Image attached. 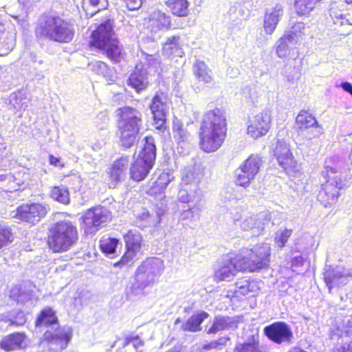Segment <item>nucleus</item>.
<instances>
[{"label": "nucleus", "instance_id": "42", "mask_svg": "<svg viewBox=\"0 0 352 352\" xmlns=\"http://www.w3.org/2000/svg\"><path fill=\"white\" fill-rule=\"evenodd\" d=\"M51 197L56 201L67 205L70 202L69 192L64 186H54L50 191Z\"/></svg>", "mask_w": 352, "mask_h": 352}, {"label": "nucleus", "instance_id": "12", "mask_svg": "<svg viewBox=\"0 0 352 352\" xmlns=\"http://www.w3.org/2000/svg\"><path fill=\"white\" fill-rule=\"evenodd\" d=\"M264 335L269 340L276 344H289L294 338L291 327L283 321L274 322L263 329Z\"/></svg>", "mask_w": 352, "mask_h": 352}, {"label": "nucleus", "instance_id": "43", "mask_svg": "<svg viewBox=\"0 0 352 352\" xmlns=\"http://www.w3.org/2000/svg\"><path fill=\"white\" fill-rule=\"evenodd\" d=\"M312 0H295L294 7L298 15H306L314 8Z\"/></svg>", "mask_w": 352, "mask_h": 352}, {"label": "nucleus", "instance_id": "16", "mask_svg": "<svg viewBox=\"0 0 352 352\" xmlns=\"http://www.w3.org/2000/svg\"><path fill=\"white\" fill-rule=\"evenodd\" d=\"M274 154L279 165L285 170L287 172H295L298 170L297 162L294 158L290 147L285 141H277Z\"/></svg>", "mask_w": 352, "mask_h": 352}, {"label": "nucleus", "instance_id": "56", "mask_svg": "<svg viewBox=\"0 0 352 352\" xmlns=\"http://www.w3.org/2000/svg\"><path fill=\"white\" fill-rule=\"evenodd\" d=\"M166 117V116L157 118L156 116H153V125L156 129L163 131L165 129Z\"/></svg>", "mask_w": 352, "mask_h": 352}, {"label": "nucleus", "instance_id": "23", "mask_svg": "<svg viewBox=\"0 0 352 352\" xmlns=\"http://www.w3.org/2000/svg\"><path fill=\"white\" fill-rule=\"evenodd\" d=\"M128 85L134 88L137 92L145 89L148 85V72L144 65H136L135 70L130 75L128 80Z\"/></svg>", "mask_w": 352, "mask_h": 352}, {"label": "nucleus", "instance_id": "51", "mask_svg": "<svg viewBox=\"0 0 352 352\" xmlns=\"http://www.w3.org/2000/svg\"><path fill=\"white\" fill-rule=\"evenodd\" d=\"M230 340L228 337H221L217 340L211 341L208 343L204 344L202 346V350L210 351L211 349H217L221 346H226L227 342Z\"/></svg>", "mask_w": 352, "mask_h": 352}, {"label": "nucleus", "instance_id": "25", "mask_svg": "<svg viewBox=\"0 0 352 352\" xmlns=\"http://www.w3.org/2000/svg\"><path fill=\"white\" fill-rule=\"evenodd\" d=\"M173 179L174 176L172 173L169 172L161 173L148 189L147 193L151 196H156L159 199H162L165 197L164 192L166 186Z\"/></svg>", "mask_w": 352, "mask_h": 352}, {"label": "nucleus", "instance_id": "49", "mask_svg": "<svg viewBox=\"0 0 352 352\" xmlns=\"http://www.w3.org/2000/svg\"><path fill=\"white\" fill-rule=\"evenodd\" d=\"M305 30V25L302 22H297L291 28V30L286 34H292L295 37L294 42L297 43L301 34H304Z\"/></svg>", "mask_w": 352, "mask_h": 352}, {"label": "nucleus", "instance_id": "34", "mask_svg": "<svg viewBox=\"0 0 352 352\" xmlns=\"http://www.w3.org/2000/svg\"><path fill=\"white\" fill-rule=\"evenodd\" d=\"M209 314L204 311L192 315L186 322L182 325V329L190 332H197L201 330L200 325L204 320L208 318Z\"/></svg>", "mask_w": 352, "mask_h": 352}, {"label": "nucleus", "instance_id": "31", "mask_svg": "<svg viewBox=\"0 0 352 352\" xmlns=\"http://www.w3.org/2000/svg\"><path fill=\"white\" fill-rule=\"evenodd\" d=\"M239 226L243 231H251L252 236H258L264 230V223L258 221L256 216H250L239 220Z\"/></svg>", "mask_w": 352, "mask_h": 352}, {"label": "nucleus", "instance_id": "19", "mask_svg": "<svg viewBox=\"0 0 352 352\" xmlns=\"http://www.w3.org/2000/svg\"><path fill=\"white\" fill-rule=\"evenodd\" d=\"M271 116L267 112L256 115L248 127V133L257 139L265 135L270 129Z\"/></svg>", "mask_w": 352, "mask_h": 352}, {"label": "nucleus", "instance_id": "63", "mask_svg": "<svg viewBox=\"0 0 352 352\" xmlns=\"http://www.w3.org/2000/svg\"><path fill=\"white\" fill-rule=\"evenodd\" d=\"M332 3H344V10L349 11L352 8V0H344L343 2H333Z\"/></svg>", "mask_w": 352, "mask_h": 352}, {"label": "nucleus", "instance_id": "39", "mask_svg": "<svg viewBox=\"0 0 352 352\" xmlns=\"http://www.w3.org/2000/svg\"><path fill=\"white\" fill-rule=\"evenodd\" d=\"M262 158L258 155H251L241 166L254 177L258 173L262 166Z\"/></svg>", "mask_w": 352, "mask_h": 352}, {"label": "nucleus", "instance_id": "54", "mask_svg": "<svg viewBox=\"0 0 352 352\" xmlns=\"http://www.w3.org/2000/svg\"><path fill=\"white\" fill-rule=\"evenodd\" d=\"M124 175L121 170L117 168L116 166L113 165L112 168L110 172V179L113 183V185L115 186L116 184L119 182Z\"/></svg>", "mask_w": 352, "mask_h": 352}, {"label": "nucleus", "instance_id": "53", "mask_svg": "<svg viewBox=\"0 0 352 352\" xmlns=\"http://www.w3.org/2000/svg\"><path fill=\"white\" fill-rule=\"evenodd\" d=\"M130 164V157L129 156L121 157L116 161L113 166L121 170L122 173L126 170Z\"/></svg>", "mask_w": 352, "mask_h": 352}, {"label": "nucleus", "instance_id": "20", "mask_svg": "<svg viewBox=\"0 0 352 352\" xmlns=\"http://www.w3.org/2000/svg\"><path fill=\"white\" fill-rule=\"evenodd\" d=\"M325 171H322L324 177L342 179V175L349 169V164L343 159L333 156L325 161Z\"/></svg>", "mask_w": 352, "mask_h": 352}, {"label": "nucleus", "instance_id": "38", "mask_svg": "<svg viewBox=\"0 0 352 352\" xmlns=\"http://www.w3.org/2000/svg\"><path fill=\"white\" fill-rule=\"evenodd\" d=\"M165 4L175 15L184 16L188 14V3L187 0H166Z\"/></svg>", "mask_w": 352, "mask_h": 352}, {"label": "nucleus", "instance_id": "28", "mask_svg": "<svg viewBox=\"0 0 352 352\" xmlns=\"http://www.w3.org/2000/svg\"><path fill=\"white\" fill-rule=\"evenodd\" d=\"M163 54L168 58L182 57L184 52L179 36H172L166 39L163 46Z\"/></svg>", "mask_w": 352, "mask_h": 352}, {"label": "nucleus", "instance_id": "33", "mask_svg": "<svg viewBox=\"0 0 352 352\" xmlns=\"http://www.w3.org/2000/svg\"><path fill=\"white\" fill-rule=\"evenodd\" d=\"M258 289L256 283L247 278L238 279L234 285L233 294L236 297L245 296L250 293H254Z\"/></svg>", "mask_w": 352, "mask_h": 352}, {"label": "nucleus", "instance_id": "2", "mask_svg": "<svg viewBox=\"0 0 352 352\" xmlns=\"http://www.w3.org/2000/svg\"><path fill=\"white\" fill-rule=\"evenodd\" d=\"M37 327H46L41 344L47 347V352H61L69 343L72 329L69 326L59 327L56 312L51 307L44 308L36 320Z\"/></svg>", "mask_w": 352, "mask_h": 352}, {"label": "nucleus", "instance_id": "9", "mask_svg": "<svg viewBox=\"0 0 352 352\" xmlns=\"http://www.w3.org/2000/svg\"><path fill=\"white\" fill-rule=\"evenodd\" d=\"M142 150L130 168L131 178L136 182L144 180L153 168L156 159L154 138L145 137L141 142Z\"/></svg>", "mask_w": 352, "mask_h": 352}, {"label": "nucleus", "instance_id": "27", "mask_svg": "<svg viewBox=\"0 0 352 352\" xmlns=\"http://www.w3.org/2000/svg\"><path fill=\"white\" fill-rule=\"evenodd\" d=\"M150 108L153 116H166L169 109L167 96L163 93L157 94L152 99Z\"/></svg>", "mask_w": 352, "mask_h": 352}, {"label": "nucleus", "instance_id": "41", "mask_svg": "<svg viewBox=\"0 0 352 352\" xmlns=\"http://www.w3.org/2000/svg\"><path fill=\"white\" fill-rule=\"evenodd\" d=\"M235 177L236 184L244 188L248 187L255 179V177L245 170L241 165L235 170Z\"/></svg>", "mask_w": 352, "mask_h": 352}, {"label": "nucleus", "instance_id": "15", "mask_svg": "<svg viewBox=\"0 0 352 352\" xmlns=\"http://www.w3.org/2000/svg\"><path fill=\"white\" fill-rule=\"evenodd\" d=\"M296 123L302 133H305L304 135L307 139L319 137L322 133V128L316 118L307 111H300L296 117Z\"/></svg>", "mask_w": 352, "mask_h": 352}, {"label": "nucleus", "instance_id": "50", "mask_svg": "<svg viewBox=\"0 0 352 352\" xmlns=\"http://www.w3.org/2000/svg\"><path fill=\"white\" fill-rule=\"evenodd\" d=\"M85 2H87L91 7L93 8L94 10L91 13V15L98 12L100 10H104L108 6L107 0H84Z\"/></svg>", "mask_w": 352, "mask_h": 352}, {"label": "nucleus", "instance_id": "26", "mask_svg": "<svg viewBox=\"0 0 352 352\" xmlns=\"http://www.w3.org/2000/svg\"><path fill=\"white\" fill-rule=\"evenodd\" d=\"M173 131L174 138L178 145L177 148L179 149L180 147L182 149L181 151L182 153L188 151L190 148V133L183 128V125L179 121L173 123Z\"/></svg>", "mask_w": 352, "mask_h": 352}, {"label": "nucleus", "instance_id": "57", "mask_svg": "<svg viewBox=\"0 0 352 352\" xmlns=\"http://www.w3.org/2000/svg\"><path fill=\"white\" fill-rule=\"evenodd\" d=\"M193 208H188L187 210H183V212L180 214L179 220L185 221L190 220L192 221L194 219V212L192 211Z\"/></svg>", "mask_w": 352, "mask_h": 352}, {"label": "nucleus", "instance_id": "45", "mask_svg": "<svg viewBox=\"0 0 352 352\" xmlns=\"http://www.w3.org/2000/svg\"><path fill=\"white\" fill-rule=\"evenodd\" d=\"M119 241L116 238H108L100 241V248L102 252L107 255L113 254L116 252Z\"/></svg>", "mask_w": 352, "mask_h": 352}, {"label": "nucleus", "instance_id": "37", "mask_svg": "<svg viewBox=\"0 0 352 352\" xmlns=\"http://www.w3.org/2000/svg\"><path fill=\"white\" fill-rule=\"evenodd\" d=\"M294 40L295 37L292 34H285L278 41L276 44V54L278 57L284 58L287 56L290 48L296 43Z\"/></svg>", "mask_w": 352, "mask_h": 352}, {"label": "nucleus", "instance_id": "44", "mask_svg": "<svg viewBox=\"0 0 352 352\" xmlns=\"http://www.w3.org/2000/svg\"><path fill=\"white\" fill-rule=\"evenodd\" d=\"M144 58H142L143 62L140 65H144V68L146 66L148 68H153L155 71H157V68L160 65V58L157 54H148L144 52H142Z\"/></svg>", "mask_w": 352, "mask_h": 352}, {"label": "nucleus", "instance_id": "35", "mask_svg": "<svg viewBox=\"0 0 352 352\" xmlns=\"http://www.w3.org/2000/svg\"><path fill=\"white\" fill-rule=\"evenodd\" d=\"M22 343V334L20 333H11L0 342V347L7 351H13L21 347Z\"/></svg>", "mask_w": 352, "mask_h": 352}, {"label": "nucleus", "instance_id": "22", "mask_svg": "<svg viewBox=\"0 0 352 352\" xmlns=\"http://www.w3.org/2000/svg\"><path fill=\"white\" fill-rule=\"evenodd\" d=\"M239 320L237 317L227 316H217L213 321L212 326L208 329V334H215L222 331L235 330L238 327Z\"/></svg>", "mask_w": 352, "mask_h": 352}, {"label": "nucleus", "instance_id": "13", "mask_svg": "<svg viewBox=\"0 0 352 352\" xmlns=\"http://www.w3.org/2000/svg\"><path fill=\"white\" fill-rule=\"evenodd\" d=\"M124 239L126 250L120 261L115 263L116 267L129 265L141 248L142 237L138 232L129 230L124 236Z\"/></svg>", "mask_w": 352, "mask_h": 352}, {"label": "nucleus", "instance_id": "59", "mask_svg": "<svg viewBox=\"0 0 352 352\" xmlns=\"http://www.w3.org/2000/svg\"><path fill=\"white\" fill-rule=\"evenodd\" d=\"M305 262V259L302 256H297L292 258V268H297L303 265Z\"/></svg>", "mask_w": 352, "mask_h": 352}, {"label": "nucleus", "instance_id": "61", "mask_svg": "<svg viewBox=\"0 0 352 352\" xmlns=\"http://www.w3.org/2000/svg\"><path fill=\"white\" fill-rule=\"evenodd\" d=\"M340 87L345 91L348 93L352 92V84L349 82H341Z\"/></svg>", "mask_w": 352, "mask_h": 352}, {"label": "nucleus", "instance_id": "18", "mask_svg": "<svg viewBox=\"0 0 352 352\" xmlns=\"http://www.w3.org/2000/svg\"><path fill=\"white\" fill-rule=\"evenodd\" d=\"M47 212V207L39 203H31L23 205V226H34L43 218Z\"/></svg>", "mask_w": 352, "mask_h": 352}, {"label": "nucleus", "instance_id": "5", "mask_svg": "<svg viewBox=\"0 0 352 352\" xmlns=\"http://www.w3.org/2000/svg\"><path fill=\"white\" fill-rule=\"evenodd\" d=\"M164 261L158 257L144 260L136 269L133 279L129 289V294L140 296L144 290L157 283L164 270Z\"/></svg>", "mask_w": 352, "mask_h": 352}, {"label": "nucleus", "instance_id": "60", "mask_svg": "<svg viewBox=\"0 0 352 352\" xmlns=\"http://www.w3.org/2000/svg\"><path fill=\"white\" fill-rule=\"evenodd\" d=\"M166 211L165 206L162 203H160V206L157 205L156 214L159 218L161 217Z\"/></svg>", "mask_w": 352, "mask_h": 352}, {"label": "nucleus", "instance_id": "47", "mask_svg": "<svg viewBox=\"0 0 352 352\" xmlns=\"http://www.w3.org/2000/svg\"><path fill=\"white\" fill-rule=\"evenodd\" d=\"M14 236L9 228L0 226V250L13 241Z\"/></svg>", "mask_w": 352, "mask_h": 352}, {"label": "nucleus", "instance_id": "46", "mask_svg": "<svg viewBox=\"0 0 352 352\" xmlns=\"http://www.w3.org/2000/svg\"><path fill=\"white\" fill-rule=\"evenodd\" d=\"M292 233V230L285 228L278 230L274 236V243L277 247L283 248L285 245Z\"/></svg>", "mask_w": 352, "mask_h": 352}, {"label": "nucleus", "instance_id": "21", "mask_svg": "<svg viewBox=\"0 0 352 352\" xmlns=\"http://www.w3.org/2000/svg\"><path fill=\"white\" fill-rule=\"evenodd\" d=\"M170 16L160 10L153 11L150 15L147 25V30L155 34L161 31H165L170 28Z\"/></svg>", "mask_w": 352, "mask_h": 352}, {"label": "nucleus", "instance_id": "1", "mask_svg": "<svg viewBox=\"0 0 352 352\" xmlns=\"http://www.w3.org/2000/svg\"><path fill=\"white\" fill-rule=\"evenodd\" d=\"M270 245L264 243L251 249L243 248L237 254H228L215 270V278L227 281L239 271L256 272L266 267L270 261Z\"/></svg>", "mask_w": 352, "mask_h": 352}, {"label": "nucleus", "instance_id": "48", "mask_svg": "<svg viewBox=\"0 0 352 352\" xmlns=\"http://www.w3.org/2000/svg\"><path fill=\"white\" fill-rule=\"evenodd\" d=\"M197 182H198V180L195 177L194 172H192L190 170H187L183 173L182 177V186L193 188L194 183H195L196 185L197 186Z\"/></svg>", "mask_w": 352, "mask_h": 352}, {"label": "nucleus", "instance_id": "29", "mask_svg": "<svg viewBox=\"0 0 352 352\" xmlns=\"http://www.w3.org/2000/svg\"><path fill=\"white\" fill-rule=\"evenodd\" d=\"M234 352H268V350L260 345L259 336L255 334L250 336L243 343L237 344Z\"/></svg>", "mask_w": 352, "mask_h": 352}, {"label": "nucleus", "instance_id": "64", "mask_svg": "<svg viewBox=\"0 0 352 352\" xmlns=\"http://www.w3.org/2000/svg\"><path fill=\"white\" fill-rule=\"evenodd\" d=\"M338 352H352V342L347 347L342 346L340 349H338Z\"/></svg>", "mask_w": 352, "mask_h": 352}, {"label": "nucleus", "instance_id": "17", "mask_svg": "<svg viewBox=\"0 0 352 352\" xmlns=\"http://www.w3.org/2000/svg\"><path fill=\"white\" fill-rule=\"evenodd\" d=\"M348 276L346 270L340 266L326 265L324 268V280L329 291L334 287L346 285Z\"/></svg>", "mask_w": 352, "mask_h": 352}, {"label": "nucleus", "instance_id": "52", "mask_svg": "<svg viewBox=\"0 0 352 352\" xmlns=\"http://www.w3.org/2000/svg\"><path fill=\"white\" fill-rule=\"evenodd\" d=\"M129 344H132L134 349H138L143 346V342L138 336H128L124 339L122 346L125 347Z\"/></svg>", "mask_w": 352, "mask_h": 352}, {"label": "nucleus", "instance_id": "58", "mask_svg": "<svg viewBox=\"0 0 352 352\" xmlns=\"http://www.w3.org/2000/svg\"><path fill=\"white\" fill-rule=\"evenodd\" d=\"M69 184L74 186L73 188L76 190L79 189L81 186V179L78 175H73L68 179Z\"/></svg>", "mask_w": 352, "mask_h": 352}, {"label": "nucleus", "instance_id": "24", "mask_svg": "<svg viewBox=\"0 0 352 352\" xmlns=\"http://www.w3.org/2000/svg\"><path fill=\"white\" fill-rule=\"evenodd\" d=\"M283 14V6L280 4L266 10L264 19V29L266 33L272 34L274 32Z\"/></svg>", "mask_w": 352, "mask_h": 352}, {"label": "nucleus", "instance_id": "3", "mask_svg": "<svg viewBox=\"0 0 352 352\" xmlns=\"http://www.w3.org/2000/svg\"><path fill=\"white\" fill-rule=\"evenodd\" d=\"M226 133L224 112L219 108L207 111L200 127V144L206 153L216 151L223 144Z\"/></svg>", "mask_w": 352, "mask_h": 352}, {"label": "nucleus", "instance_id": "55", "mask_svg": "<svg viewBox=\"0 0 352 352\" xmlns=\"http://www.w3.org/2000/svg\"><path fill=\"white\" fill-rule=\"evenodd\" d=\"M129 10H138L142 5V0H124Z\"/></svg>", "mask_w": 352, "mask_h": 352}, {"label": "nucleus", "instance_id": "11", "mask_svg": "<svg viewBox=\"0 0 352 352\" xmlns=\"http://www.w3.org/2000/svg\"><path fill=\"white\" fill-rule=\"evenodd\" d=\"M344 10V3H331L329 14L336 26L335 30L340 35L346 36L351 32L352 26V8L347 11Z\"/></svg>", "mask_w": 352, "mask_h": 352}, {"label": "nucleus", "instance_id": "10", "mask_svg": "<svg viewBox=\"0 0 352 352\" xmlns=\"http://www.w3.org/2000/svg\"><path fill=\"white\" fill-rule=\"evenodd\" d=\"M83 226L86 234H92L97 232L110 219L109 211L102 206H98L88 210L83 215Z\"/></svg>", "mask_w": 352, "mask_h": 352}, {"label": "nucleus", "instance_id": "4", "mask_svg": "<svg viewBox=\"0 0 352 352\" xmlns=\"http://www.w3.org/2000/svg\"><path fill=\"white\" fill-rule=\"evenodd\" d=\"M118 133L121 146L129 148L138 142L143 124L142 114L137 109L125 106L116 110Z\"/></svg>", "mask_w": 352, "mask_h": 352}, {"label": "nucleus", "instance_id": "32", "mask_svg": "<svg viewBox=\"0 0 352 352\" xmlns=\"http://www.w3.org/2000/svg\"><path fill=\"white\" fill-rule=\"evenodd\" d=\"M89 69L98 75L102 76L107 80L114 82L117 79V74L113 68L100 60H94L89 64Z\"/></svg>", "mask_w": 352, "mask_h": 352}, {"label": "nucleus", "instance_id": "7", "mask_svg": "<svg viewBox=\"0 0 352 352\" xmlns=\"http://www.w3.org/2000/svg\"><path fill=\"white\" fill-rule=\"evenodd\" d=\"M91 43L104 51L107 57L113 62L120 61L122 47L115 35L112 20L104 21L92 32Z\"/></svg>", "mask_w": 352, "mask_h": 352}, {"label": "nucleus", "instance_id": "8", "mask_svg": "<svg viewBox=\"0 0 352 352\" xmlns=\"http://www.w3.org/2000/svg\"><path fill=\"white\" fill-rule=\"evenodd\" d=\"M47 243L54 252L67 251L78 239L76 226L70 221L56 223L50 230Z\"/></svg>", "mask_w": 352, "mask_h": 352}, {"label": "nucleus", "instance_id": "30", "mask_svg": "<svg viewBox=\"0 0 352 352\" xmlns=\"http://www.w3.org/2000/svg\"><path fill=\"white\" fill-rule=\"evenodd\" d=\"M202 192L195 183L193 184V188L182 185V188L178 193V199L183 203H198L202 199Z\"/></svg>", "mask_w": 352, "mask_h": 352}, {"label": "nucleus", "instance_id": "62", "mask_svg": "<svg viewBox=\"0 0 352 352\" xmlns=\"http://www.w3.org/2000/svg\"><path fill=\"white\" fill-rule=\"evenodd\" d=\"M340 87L345 91L348 93L352 92V84L349 82H341Z\"/></svg>", "mask_w": 352, "mask_h": 352}, {"label": "nucleus", "instance_id": "36", "mask_svg": "<svg viewBox=\"0 0 352 352\" xmlns=\"http://www.w3.org/2000/svg\"><path fill=\"white\" fill-rule=\"evenodd\" d=\"M194 74L199 81L204 83H210L213 78L211 75V70L206 64L201 60H197L193 67Z\"/></svg>", "mask_w": 352, "mask_h": 352}, {"label": "nucleus", "instance_id": "14", "mask_svg": "<svg viewBox=\"0 0 352 352\" xmlns=\"http://www.w3.org/2000/svg\"><path fill=\"white\" fill-rule=\"evenodd\" d=\"M342 188L341 179L328 178L327 182L322 184L318 193V200L324 206L336 203L339 196V190Z\"/></svg>", "mask_w": 352, "mask_h": 352}, {"label": "nucleus", "instance_id": "6", "mask_svg": "<svg viewBox=\"0 0 352 352\" xmlns=\"http://www.w3.org/2000/svg\"><path fill=\"white\" fill-rule=\"evenodd\" d=\"M35 32L50 41L69 43L74 39L75 28L73 24L60 16L46 14L40 17Z\"/></svg>", "mask_w": 352, "mask_h": 352}, {"label": "nucleus", "instance_id": "40", "mask_svg": "<svg viewBox=\"0 0 352 352\" xmlns=\"http://www.w3.org/2000/svg\"><path fill=\"white\" fill-rule=\"evenodd\" d=\"M10 31L6 24L0 21V56L6 54L12 47V43L8 42Z\"/></svg>", "mask_w": 352, "mask_h": 352}]
</instances>
